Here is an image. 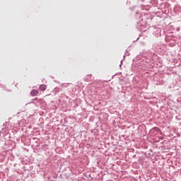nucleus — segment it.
Returning a JSON list of instances; mask_svg holds the SVG:
<instances>
[{
    "mask_svg": "<svg viewBox=\"0 0 181 181\" xmlns=\"http://www.w3.org/2000/svg\"><path fill=\"white\" fill-rule=\"evenodd\" d=\"M37 94H39V91H37V90H31V92H30V95H31L33 97H36V95H37Z\"/></svg>",
    "mask_w": 181,
    "mask_h": 181,
    "instance_id": "obj_1",
    "label": "nucleus"
},
{
    "mask_svg": "<svg viewBox=\"0 0 181 181\" xmlns=\"http://www.w3.org/2000/svg\"><path fill=\"white\" fill-rule=\"evenodd\" d=\"M46 88H47L46 85L42 84V85L40 86V90L41 91H45V90H46Z\"/></svg>",
    "mask_w": 181,
    "mask_h": 181,
    "instance_id": "obj_2",
    "label": "nucleus"
},
{
    "mask_svg": "<svg viewBox=\"0 0 181 181\" xmlns=\"http://www.w3.org/2000/svg\"><path fill=\"white\" fill-rule=\"evenodd\" d=\"M141 13L137 12L136 16V19H141Z\"/></svg>",
    "mask_w": 181,
    "mask_h": 181,
    "instance_id": "obj_3",
    "label": "nucleus"
}]
</instances>
